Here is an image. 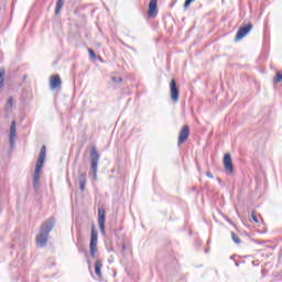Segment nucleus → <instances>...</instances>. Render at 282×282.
<instances>
[{"label": "nucleus", "mask_w": 282, "mask_h": 282, "mask_svg": "<svg viewBox=\"0 0 282 282\" xmlns=\"http://www.w3.org/2000/svg\"><path fill=\"white\" fill-rule=\"evenodd\" d=\"M54 226H56V219L54 217H51L46 219L40 227L39 235L36 236V243L40 246V248H45V246H47V239H50V231L54 230Z\"/></svg>", "instance_id": "obj_1"}, {"label": "nucleus", "mask_w": 282, "mask_h": 282, "mask_svg": "<svg viewBox=\"0 0 282 282\" xmlns=\"http://www.w3.org/2000/svg\"><path fill=\"white\" fill-rule=\"evenodd\" d=\"M47 155V148L42 145L36 164L35 171L33 174V189L35 193H39V188H41V171L43 170V164H45V158Z\"/></svg>", "instance_id": "obj_2"}, {"label": "nucleus", "mask_w": 282, "mask_h": 282, "mask_svg": "<svg viewBox=\"0 0 282 282\" xmlns=\"http://www.w3.org/2000/svg\"><path fill=\"white\" fill-rule=\"evenodd\" d=\"M96 246H98V231L96 230V227L93 226L89 243L91 259L96 257Z\"/></svg>", "instance_id": "obj_3"}, {"label": "nucleus", "mask_w": 282, "mask_h": 282, "mask_svg": "<svg viewBox=\"0 0 282 282\" xmlns=\"http://www.w3.org/2000/svg\"><path fill=\"white\" fill-rule=\"evenodd\" d=\"M223 164L227 175H232L235 173V165L232 164V155H230V153L224 155Z\"/></svg>", "instance_id": "obj_4"}, {"label": "nucleus", "mask_w": 282, "mask_h": 282, "mask_svg": "<svg viewBox=\"0 0 282 282\" xmlns=\"http://www.w3.org/2000/svg\"><path fill=\"white\" fill-rule=\"evenodd\" d=\"M252 23L245 24L240 26L236 33L235 41H241V39H245V36H248L250 32L252 31Z\"/></svg>", "instance_id": "obj_5"}, {"label": "nucleus", "mask_w": 282, "mask_h": 282, "mask_svg": "<svg viewBox=\"0 0 282 282\" xmlns=\"http://www.w3.org/2000/svg\"><path fill=\"white\" fill-rule=\"evenodd\" d=\"M100 161V154L96 150V147L90 149V171H98V162Z\"/></svg>", "instance_id": "obj_6"}, {"label": "nucleus", "mask_w": 282, "mask_h": 282, "mask_svg": "<svg viewBox=\"0 0 282 282\" xmlns=\"http://www.w3.org/2000/svg\"><path fill=\"white\" fill-rule=\"evenodd\" d=\"M189 135H191V127H188V124L183 126L178 133L177 147H182L184 142L188 140Z\"/></svg>", "instance_id": "obj_7"}, {"label": "nucleus", "mask_w": 282, "mask_h": 282, "mask_svg": "<svg viewBox=\"0 0 282 282\" xmlns=\"http://www.w3.org/2000/svg\"><path fill=\"white\" fill-rule=\"evenodd\" d=\"M170 94L173 102H177V100H180V87L177 86V82L175 79H171L170 82Z\"/></svg>", "instance_id": "obj_8"}, {"label": "nucleus", "mask_w": 282, "mask_h": 282, "mask_svg": "<svg viewBox=\"0 0 282 282\" xmlns=\"http://www.w3.org/2000/svg\"><path fill=\"white\" fill-rule=\"evenodd\" d=\"M105 221H107V212L105 210V207L98 208V225L99 230L101 235H105Z\"/></svg>", "instance_id": "obj_9"}, {"label": "nucleus", "mask_w": 282, "mask_h": 282, "mask_svg": "<svg viewBox=\"0 0 282 282\" xmlns=\"http://www.w3.org/2000/svg\"><path fill=\"white\" fill-rule=\"evenodd\" d=\"M158 0H150L148 7L149 19H155V17H158Z\"/></svg>", "instance_id": "obj_10"}, {"label": "nucleus", "mask_w": 282, "mask_h": 282, "mask_svg": "<svg viewBox=\"0 0 282 282\" xmlns=\"http://www.w3.org/2000/svg\"><path fill=\"white\" fill-rule=\"evenodd\" d=\"M14 138H17V121H12L9 133V144L11 148L14 147Z\"/></svg>", "instance_id": "obj_11"}, {"label": "nucleus", "mask_w": 282, "mask_h": 282, "mask_svg": "<svg viewBox=\"0 0 282 282\" xmlns=\"http://www.w3.org/2000/svg\"><path fill=\"white\" fill-rule=\"evenodd\" d=\"M63 85V80H61V76L53 75L50 79V88L51 89H58V87Z\"/></svg>", "instance_id": "obj_12"}, {"label": "nucleus", "mask_w": 282, "mask_h": 282, "mask_svg": "<svg viewBox=\"0 0 282 282\" xmlns=\"http://www.w3.org/2000/svg\"><path fill=\"white\" fill-rule=\"evenodd\" d=\"M78 182H79V188H80L82 193H84L85 186H87V172L79 173Z\"/></svg>", "instance_id": "obj_13"}, {"label": "nucleus", "mask_w": 282, "mask_h": 282, "mask_svg": "<svg viewBox=\"0 0 282 282\" xmlns=\"http://www.w3.org/2000/svg\"><path fill=\"white\" fill-rule=\"evenodd\" d=\"M102 260H96L95 262V274L98 276V279H102Z\"/></svg>", "instance_id": "obj_14"}, {"label": "nucleus", "mask_w": 282, "mask_h": 282, "mask_svg": "<svg viewBox=\"0 0 282 282\" xmlns=\"http://www.w3.org/2000/svg\"><path fill=\"white\" fill-rule=\"evenodd\" d=\"M6 87V68H0V93Z\"/></svg>", "instance_id": "obj_15"}, {"label": "nucleus", "mask_w": 282, "mask_h": 282, "mask_svg": "<svg viewBox=\"0 0 282 282\" xmlns=\"http://www.w3.org/2000/svg\"><path fill=\"white\" fill-rule=\"evenodd\" d=\"M63 6H65V0H57L55 7V15L58 17L61 14V10H63Z\"/></svg>", "instance_id": "obj_16"}, {"label": "nucleus", "mask_w": 282, "mask_h": 282, "mask_svg": "<svg viewBox=\"0 0 282 282\" xmlns=\"http://www.w3.org/2000/svg\"><path fill=\"white\" fill-rule=\"evenodd\" d=\"M231 239H232V241H235L238 246H239V243H241V239L239 238V236H237V234H235V231H231Z\"/></svg>", "instance_id": "obj_17"}, {"label": "nucleus", "mask_w": 282, "mask_h": 282, "mask_svg": "<svg viewBox=\"0 0 282 282\" xmlns=\"http://www.w3.org/2000/svg\"><path fill=\"white\" fill-rule=\"evenodd\" d=\"M14 102V99L12 97H10L7 101V107L6 109H12V105Z\"/></svg>", "instance_id": "obj_18"}, {"label": "nucleus", "mask_w": 282, "mask_h": 282, "mask_svg": "<svg viewBox=\"0 0 282 282\" xmlns=\"http://www.w3.org/2000/svg\"><path fill=\"white\" fill-rule=\"evenodd\" d=\"M111 83H122V77H116V76H112L110 78Z\"/></svg>", "instance_id": "obj_19"}, {"label": "nucleus", "mask_w": 282, "mask_h": 282, "mask_svg": "<svg viewBox=\"0 0 282 282\" xmlns=\"http://www.w3.org/2000/svg\"><path fill=\"white\" fill-rule=\"evenodd\" d=\"M274 80H275V83H281V80H282V74H281V73H276Z\"/></svg>", "instance_id": "obj_20"}, {"label": "nucleus", "mask_w": 282, "mask_h": 282, "mask_svg": "<svg viewBox=\"0 0 282 282\" xmlns=\"http://www.w3.org/2000/svg\"><path fill=\"white\" fill-rule=\"evenodd\" d=\"M193 1H195V0H185V2H184V8L186 9V8H189L191 7V3H193Z\"/></svg>", "instance_id": "obj_21"}, {"label": "nucleus", "mask_w": 282, "mask_h": 282, "mask_svg": "<svg viewBox=\"0 0 282 282\" xmlns=\"http://www.w3.org/2000/svg\"><path fill=\"white\" fill-rule=\"evenodd\" d=\"M88 54H89L90 58H96V52H94V50L88 48Z\"/></svg>", "instance_id": "obj_22"}, {"label": "nucleus", "mask_w": 282, "mask_h": 282, "mask_svg": "<svg viewBox=\"0 0 282 282\" xmlns=\"http://www.w3.org/2000/svg\"><path fill=\"white\" fill-rule=\"evenodd\" d=\"M251 219L254 221V224H259V218H257V215H254V212L251 214Z\"/></svg>", "instance_id": "obj_23"}, {"label": "nucleus", "mask_w": 282, "mask_h": 282, "mask_svg": "<svg viewBox=\"0 0 282 282\" xmlns=\"http://www.w3.org/2000/svg\"><path fill=\"white\" fill-rule=\"evenodd\" d=\"M93 180H98V171H90Z\"/></svg>", "instance_id": "obj_24"}, {"label": "nucleus", "mask_w": 282, "mask_h": 282, "mask_svg": "<svg viewBox=\"0 0 282 282\" xmlns=\"http://www.w3.org/2000/svg\"><path fill=\"white\" fill-rule=\"evenodd\" d=\"M206 176L209 177V180H213V177H215L210 172H206Z\"/></svg>", "instance_id": "obj_25"}, {"label": "nucleus", "mask_w": 282, "mask_h": 282, "mask_svg": "<svg viewBox=\"0 0 282 282\" xmlns=\"http://www.w3.org/2000/svg\"><path fill=\"white\" fill-rule=\"evenodd\" d=\"M124 250H127V245H126V243H122V246H121V252H124Z\"/></svg>", "instance_id": "obj_26"}, {"label": "nucleus", "mask_w": 282, "mask_h": 282, "mask_svg": "<svg viewBox=\"0 0 282 282\" xmlns=\"http://www.w3.org/2000/svg\"><path fill=\"white\" fill-rule=\"evenodd\" d=\"M235 257H236L235 254H234V256H230V259H231V260H235Z\"/></svg>", "instance_id": "obj_27"}, {"label": "nucleus", "mask_w": 282, "mask_h": 282, "mask_svg": "<svg viewBox=\"0 0 282 282\" xmlns=\"http://www.w3.org/2000/svg\"><path fill=\"white\" fill-rule=\"evenodd\" d=\"M237 268H239V262H236Z\"/></svg>", "instance_id": "obj_28"}, {"label": "nucleus", "mask_w": 282, "mask_h": 282, "mask_svg": "<svg viewBox=\"0 0 282 282\" xmlns=\"http://www.w3.org/2000/svg\"><path fill=\"white\" fill-rule=\"evenodd\" d=\"M24 78H28V76H26V75H24Z\"/></svg>", "instance_id": "obj_29"}]
</instances>
